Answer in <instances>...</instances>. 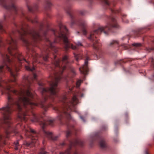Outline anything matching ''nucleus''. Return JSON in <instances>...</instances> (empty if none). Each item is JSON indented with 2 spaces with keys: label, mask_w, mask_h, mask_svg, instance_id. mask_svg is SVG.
<instances>
[{
  "label": "nucleus",
  "mask_w": 154,
  "mask_h": 154,
  "mask_svg": "<svg viewBox=\"0 0 154 154\" xmlns=\"http://www.w3.org/2000/svg\"><path fill=\"white\" fill-rule=\"evenodd\" d=\"M11 58L6 53L1 52L0 54L3 59L2 65L0 66V86L3 82L6 84L5 89L7 95L8 102L5 106L0 108V112L3 118V122L10 127L11 123V115L14 108H16L18 111V118L21 121H26L28 118L26 116L28 115L27 111L28 109L33 108V106L39 105L46 111L49 105L45 104L47 101L51 100L53 101L54 98L57 97V93L58 90L57 84L60 81L62 77L61 74L63 72V66L60 64V60L55 59L56 56H54V59L52 62L53 67L52 68L53 76H51L52 81L50 83V88H45L43 87V83H39V90L41 93L42 99L40 100L38 103L32 102L34 99L33 95L30 92V87L32 82L35 79L37 75L33 73L32 75L24 76L23 78V88H21L18 91L11 90V86L8 84V82L2 80V78L4 76V67H5L10 73L11 77L14 78L11 79L9 82H15L16 77L17 75V69L13 63V59L16 58L20 63L26 62H28L24 58L20 53L17 50H7Z\"/></svg>",
  "instance_id": "f257e3e1"
},
{
  "label": "nucleus",
  "mask_w": 154,
  "mask_h": 154,
  "mask_svg": "<svg viewBox=\"0 0 154 154\" xmlns=\"http://www.w3.org/2000/svg\"><path fill=\"white\" fill-rule=\"evenodd\" d=\"M14 24L16 29L10 34L11 39L13 38L14 36L17 35L20 37V38H24L23 37L27 35H30L33 38H37L42 36H45L50 30L48 25L45 30L42 23L39 24L38 29L36 26L30 28L28 24L24 23H21L18 25L15 23Z\"/></svg>",
  "instance_id": "f03ea898"
},
{
  "label": "nucleus",
  "mask_w": 154,
  "mask_h": 154,
  "mask_svg": "<svg viewBox=\"0 0 154 154\" xmlns=\"http://www.w3.org/2000/svg\"><path fill=\"white\" fill-rule=\"evenodd\" d=\"M63 106L62 108H55L54 109L58 113V119L61 121L65 116L68 120L71 118L70 112L74 110L75 108V105L78 102L76 97L74 95L72 98L71 101H69L66 96H63L62 100Z\"/></svg>",
  "instance_id": "7ed1b4c3"
},
{
  "label": "nucleus",
  "mask_w": 154,
  "mask_h": 154,
  "mask_svg": "<svg viewBox=\"0 0 154 154\" xmlns=\"http://www.w3.org/2000/svg\"><path fill=\"white\" fill-rule=\"evenodd\" d=\"M111 22L108 23L104 27H100L96 30L91 32L90 36L88 38H97L100 34H103L105 36L109 35L110 32H114V30L119 28V26L116 22V20L114 17H110Z\"/></svg>",
  "instance_id": "20e7f679"
},
{
  "label": "nucleus",
  "mask_w": 154,
  "mask_h": 154,
  "mask_svg": "<svg viewBox=\"0 0 154 154\" xmlns=\"http://www.w3.org/2000/svg\"><path fill=\"white\" fill-rule=\"evenodd\" d=\"M0 5L7 10L4 14L5 21H7L9 18L14 19L15 16L18 15L19 8L16 4V0H0Z\"/></svg>",
  "instance_id": "39448f33"
},
{
  "label": "nucleus",
  "mask_w": 154,
  "mask_h": 154,
  "mask_svg": "<svg viewBox=\"0 0 154 154\" xmlns=\"http://www.w3.org/2000/svg\"><path fill=\"white\" fill-rule=\"evenodd\" d=\"M65 9L71 18V26L72 27L74 24L80 26L82 28V30L83 34L85 35H86L87 31L85 29L87 27V25L86 21L82 19H77L72 15L71 6L70 5H67Z\"/></svg>",
  "instance_id": "423d86ee"
},
{
  "label": "nucleus",
  "mask_w": 154,
  "mask_h": 154,
  "mask_svg": "<svg viewBox=\"0 0 154 154\" xmlns=\"http://www.w3.org/2000/svg\"><path fill=\"white\" fill-rule=\"evenodd\" d=\"M59 30L53 29H51V30L56 38L59 37L60 38H69V32L66 27L60 23L59 24Z\"/></svg>",
  "instance_id": "0eeeda50"
},
{
  "label": "nucleus",
  "mask_w": 154,
  "mask_h": 154,
  "mask_svg": "<svg viewBox=\"0 0 154 154\" xmlns=\"http://www.w3.org/2000/svg\"><path fill=\"white\" fill-rule=\"evenodd\" d=\"M29 110H30L32 114V119L31 120L32 121L39 122V124L42 125V128H44L48 125H49L51 126L53 125L54 120H49L46 121L42 119V116L39 115H36L31 109H29Z\"/></svg>",
  "instance_id": "6e6552de"
},
{
  "label": "nucleus",
  "mask_w": 154,
  "mask_h": 154,
  "mask_svg": "<svg viewBox=\"0 0 154 154\" xmlns=\"http://www.w3.org/2000/svg\"><path fill=\"white\" fill-rule=\"evenodd\" d=\"M148 30H149V28H145L139 29L137 30L132 32L131 34L127 35L126 38H136L143 36L142 38H144L145 37L144 36H143L142 34L146 32Z\"/></svg>",
  "instance_id": "1a4fd4ad"
},
{
  "label": "nucleus",
  "mask_w": 154,
  "mask_h": 154,
  "mask_svg": "<svg viewBox=\"0 0 154 154\" xmlns=\"http://www.w3.org/2000/svg\"><path fill=\"white\" fill-rule=\"evenodd\" d=\"M84 145V143L79 139H76L72 141H70L69 145V148L67 149L65 152H61L60 154H70V150L72 147L75 146L77 145L82 146Z\"/></svg>",
  "instance_id": "9d476101"
},
{
  "label": "nucleus",
  "mask_w": 154,
  "mask_h": 154,
  "mask_svg": "<svg viewBox=\"0 0 154 154\" xmlns=\"http://www.w3.org/2000/svg\"><path fill=\"white\" fill-rule=\"evenodd\" d=\"M46 39V44L47 45V48L46 49V50L45 49V53L46 54H48V52L50 51V49H51L52 51H54V52L55 53L57 52V50L55 47L54 44L55 43L57 42V40L58 39H54V40L52 42L49 40V39Z\"/></svg>",
  "instance_id": "9b49d317"
},
{
  "label": "nucleus",
  "mask_w": 154,
  "mask_h": 154,
  "mask_svg": "<svg viewBox=\"0 0 154 154\" xmlns=\"http://www.w3.org/2000/svg\"><path fill=\"white\" fill-rule=\"evenodd\" d=\"M25 1L26 6L29 12L34 13L38 11V3H35L33 6H31L29 0H25Z\"/></svg>",
  "instance_id": "f8f14e48"
},
{
  "label": "nucleus",
  "mask_w": 154,
  "mask_h": 154,
  "mask_svg": "<svg viewBox=\"0 0 154 154\" xmlns=\"http://www.w3.org/2000/svg\"><path fill=\"white\" fill-rule=\"evenodd\" d=\"M89 57H87L85 60L84 64L79 68V71L81 73L84 75L87 74L88 71V61L89 60Z\"/></svg>",
  "instance_id": "ddd939ff"
},
{
  "label": "nucleus",
  "mask_w": 154,
  "mask_h": 154,
  "mask_svg": "<svg viewBox=\"0 0 154 154\" xmlns=\"http://www.w3.org/2000/svg\"><path fill=\"white\" fill-rule=\"evenodd\" d=\"M64 45L65 49L66 51L69 48H71L73 50H75L77 49V47L75 45L70 43L68 41V39H62Z\"/></svg>",
  "instance_id": "4468645a"
},
{
  "label": "nucleus",
  "mask_w": 154,
  "mask_h": 154,
  "mask_svg": "<svg viewBox=\"0 0 154 154\" xmlns=\"http://www.w3.org/2000/svg\"><path fill=\"white\" fill-rule=\"evenodd\" d=\"M32 56L33 57L34 60L36 62H38V60L39 57H42L44 60L45 61H48V54H46L44 56L43 54L41 55H39L35 53H34Z\"/></svg>",
  "instance_id": "2eb2a0df"
},
{
  "label": "nucleus",
  "mask_w": 154,
  "mask_h": 154,
  "mask_svg": "<svg viewBox=\"0 0 154 154\" xmlns=\"http://www.w3.org/2000/svg\"><path fill=\"white\" fill-rule=\"evenodd\" d=\"M24 130L26 132H29L33 134V138L35 140H37L38 139V137L39 136V134L37 133L34 129L31 128L29 127L28 129H26L25 127H24Z\"/></svg>",
  "instance_id": "dca6fc26"
},
{
  "label": "nucleus",
  "mask_w": 154,
  "mask_h": 154,
  "mask_svg": "<svg viewBox=\"0 0 154 154\" xmlns=\"http://www.w3.org/2000/svg\"><path fill=\"white\" fill-rule=\"evenodd\" d=\"M21 16L23 17H24L28 21L31 22L32 23H38V21L35 19L32 20L31 18V16L28 14H25L23 11L21 12Z\"/></svg>",
  "instance_id": "f3484780"
},
{
  "label": "nucleus",
  "mask_w": 154,
  "mask_h": 154,
  "mask_svg": "<svg viewBox=\"0 0 154 154\" xmlns=\"http://www.w3.org/2000/svg\"><path fill=\"white\" fill-rule=\"evenodd\" d=\"M52 4L51 0H45L44 3L45 8L46 11L51 10Z\"/></svg>",
  "instance_id": "a211bd4d"
},
{
  "label": "nucleus",
  "mask_w": 154,
  "mask_h": 154,
  "mask_svg": "<svg viewBox=\"0 0 154 154\" xmlns=\"http://www.w3.org/2000/svg\"><path fill=\"white\" fill-rule=\"evenodd\" d=\"M44 133L47 137L49 139H51L55 141L57 140L58 137V136L53 137L51 132L44 131Z\"/></svg>",
  "instance_id": "6ab92c4d"
},
{
  "label": "nucleus",
  "mask_w": 154,
  "mask_h": 154,
  "mask_svg": "<svg viewBox=\"0 0 154 154\" xmlns=\"http://www.w3.org/2000/svg\"><path fill=\"white\" fill-rule=\"evenodd\" d=\"M74 56L77 61H78L79 60L82 59V55L81 54H76L74 53Z\"/></svg>",
  "instance_id": "aec40b11"
},
{
  "label": "nucleus",
  "mask_w": 154,
  "mask_h": 154,
  "mask_svg": "<svg viewBox=\"0 0 154 154\" xmlns=\"http://www.w3.org/2000/svg\"><path fill=\"white\" fill-rule=\"evenodd\" d=\"M99 144L101 148H104L106 147V144L104 140L101 139L99 142Z\"/></svg>",
  "instance_id": "412c9836"
},
{
  "label": "nucleus",
  "mask_w": 154,
  "mask_h": 154,
  "mask_svg": "<svg viewBox=\"0 0 154 154\" xmlns=\"http://www.w3.org/2000/svg\"><path fill=\"white\" fill-rule=\"evenodd\" d=\"M22 41L24 43L26 46H28L30 44L28 40V39H21Z\"/></svg>",
  "instance_id": "4be33fe9"
},
{
  "label": "nucleus",
  "mask_w": 154,
  "mask_h": 154,
  "mask_svg": "<svg viewBox=\"0 0 154 154\" xmlns=\"http://www.w3.org/2000/svg\"><path fill=\"white\" fill-rule=\"evenodd\" d=\"M25 68L26 70L28 71H33L35 69V68L34 67L31 68L29 66H26Z\"/></svg>",
  "instance_id": "5701e85b"
},
{
  "label": "nucleus",
  "mask_w": 154,
  "mask_h": 154,
  "mask_svg": "<svg viewBox=\"0 0 154 154\" xmlns=\"http://www.w3.org/2000/svg\"><path fill=\"white\" fill-rule=\"evenodd\" d=\"M102 2L107 6H109V3L108 0H101Z\"/></svg>",
  "instance_id": "b1692460"
},
{
  "label": "nucleus",
  "mask_w": 154,
  "mask_h": 154,
  "mask_svg": "<svg viewBox=\"0 0 154 154\" xmlns=\"http://www.w3.org/2000/svg\"><path fill=\"white\" fill-rule=\"evenodd\" d=\"M71 134V131L69 130H67L66 131V137L67 138H68V137H69L70 135Z\"/></svg>",
  "instance_id": "393cba45"
},
{
  "label": "nucleus",
  "mask_w": 154,
  "mask_h": 154,
  "mask_svg": "<svg viewBox=\"0 0 154 154\" xmlns=\"http://www.w3.org/2000/svg\"><path fill=\"white\" fill-rule=\"evenodd\" d=\"M0 31L2 32H4L5 31V29L2 25V23L1 22H0Z\"/></svg>",
  "instance_id": "a878e982"
},
{
  "label": "nucleus",
  "mask_w": 154,
  "mask_h": 154,
  "mask_svg": "<svg viewBox=\"0 0 154 154\" xmlns=\"http://www.w3.org/2000/svg\"><path fill=\"white\" fill-rule=\"evenodd\" d=\"M132 45L135 47H139L141 46V44L140 43H134Z\"/></svg>",
  "instance_id": "bb28decb"
},
{
  "label": "nucleus",
  "mask_w": 154,
  "mask_h": 154,
  "mask_svg": "<svg viewBox=\"0 0 154 154\" xmlns=\"http://www.w3.org/2000/svg\"><path fill=\"white\" fill-rule=\"evenodd\" d=\"M44 150V148H42L41 149V151L39 152V154H46L47 153V152Z\"/></svg>",
  "instance_id": "cd10ccee"
},
{
  "label": "nucleus",
  "mask_w": 154,
  "mask_h": 154,
  "mask_svg": "<svg viewBox=\"0 0 154 154\" xmlns=\"http://www.w3.org/2000/svg\"><path fill=\"white\" fill-rule=\"evenodd\" d=\"M82 81L81 80H78L76 82V85L77 87H79L81 83L82 82Z\"/></svg>",
  "instance_id": "c85d7f7f"
},
{
  "label": "nucleus",
  "mask_w": 154,
  "mask_h": 154,
  "mask_svg": "<svg viewBox=\"0 0 154 154\" xmlns=\"http://www.w3.org/2000/svg\"><path fill=\"white\" fill-rule=\"evenodd\" d=\"M93 47L94 48L96 49V50H99V48H98V45L95 43H94L93 44Z\"/></svg>",
  "instance_id": "c756f323"
},
{
  "label": "nucleus",
  "mask_w": 154,
  "mask_h": 154,
  "mask_svg": "<svg viewBox=\"0 0 154 154\" xmlns=\"http://www.w3.org/2000/svg\"><path fill=\"white\" fill-rule=\"evenodd\" d=\"M149 60L151 61V64L154 68V59L152 57H151L149 59Z\"/></svg>",
  "instance_id": "7c9ffc66"
},
{
  "label": "nucleus",
  "mask_w": 154,
  "mask_h": 154,
  "mask_svg": "<svg viewBox=\"0 0 154 154\" xmlns=\"http://www.w3.org/2000/svg\"><path fill=\"white\" fill-rule=\"evenodd\" d=\"M110 10H111V12L112 13H119L120 12V11L119 10L115 11L111 8L110 9Z\"/></svg>",
  "instance_id": "2f4dec72"
},
{
  "label": "nucleus",
  "mask_w": 154,
  "mask_h": 154,
  "mask_svg": "<svg viewBox=\"0 0 154 154\" xmlns=\"http://www.w3.org/2000/svg\"><path fill=\"white\" fill-rule=\"evenodd\" d=\"M71 71L72 73V74L73 75V76H74L75 75H76V72L75 70L74 69H71Z\"/></svg>",
  "instance_id": "473e14b6"
},
{
  "label": "nucleus",
  "mask_w": 154,
  "mask_h": 154,
  "mask_svg": "<svg viewBox=\"0 0 154 154\" xmlns=\"http://www.w3.org/2000/svg\"><path fill=\"white\" fill-rule=\"evenodd\" d=\"M68 57L66 56H65L63 57V61H65L67 59Z\"/></svg>",
  "instance_id": "72a5a7b5"
},
{
  "label": "nucleus",
  "mask_w": 154,
  "mask_h": 154,
  "mask_svg": "<svg viewBox=\"0 0 154 154\" xmlns=\"http://www.w3.org/2000/svg\"><path fill=\"white\" fill-rule=\"evenodd\" d=\"M2 45L4 46V44L1 40V39H0V47Z\"/></svg>",
  "instance_id": "f704fd0d"
},
{
  "label": "nucleus",
  "mask_w": 154,
  "mask_h": 154,
  "mask_svg": "<svg viewBox=\"0 0 154 154\" xmlns=\"http://www.w3.org/2000/svg\"><path fill=\"white\" fill-rule=\"evenodd\" d=\"M77 45L78 46H82V43L80 42H78L77 44Z\"/></svg>",
  "instance_id": "c9c22d12"
},
{
  "label": "nucleus",
  "mask_w": 154,
  "mask_h": 154,
  "mask_svg": "<svg viewBox=\"0 0 154 154\" xmlns=\"http://www.w3.org/2000/svg\"><path fill=\"white\" fill-rule=\"evenodd\" d=\"M14 144L16 146H19V143L18 141L14 142Z\"/></svg>",
  "instance_id": "e433bc0d"
},
{
  "label": "nucleus",
  "mask_w": 154,
  "mask_h": 154,
  "mask_svg": "<svg viewBox=\"0 0 154 154\" xmlns=\"http://www.w3.org/2000/svg\"><path fill=\"white\" fill-rule=\"evenodd\" d=\"M46 16H47V17H49V18H50L51 17V15L49 14L48 13H46Z\"/></svg>",
  "instance_id": "4c0bfd02"
},
{
  "label": "nucleus",
  "mask_w": 154,
  "mask_h": 154,
  "mask_svg": "<svg viewBox=\"0 0 154 154\" xmlns=\"http://www.w3.org/2000/svg\"><path fill=\"white\" fill-rule=\"evenodd\" d=\"M116 42H115V41H113V42H111L110 43V45H112V44H114L115 43H116Z\"/></svg>",
  "instance_id": "58836bf2"
},
{
  "label": "nucleus",
  "mask_w": 154,
  "mask_h": 154,
  "mask_svg": "<svg viewBox=\"0 0 154 154\" xmlns=\"http://www.w3.org/2000/svg\"><path fill=\"white\" fill-rule=\"evenodd\" d=\"M80 118H81V119H82L83 121L84 122H85V120L84 119V118L83 117V116H80Z\"/></svg>",
  "instance_id": "ea45409f"
},
{
  "label": "nucleus",
  "mask_w": 154,
  "mask_h": 154,
  "mask_svg": "<svg viewBox=\"0 0 154 154\" xmlns=\"http://www.w3.org/2000/svg\"><path fill=\"white\" fill-rule=\"evenodd\" d=\"M65 144H66L64 142L60 143V145L61 146H63Z\"/></svg>",
  "instance_id": "a19ab883"
},
{
  "label": "nucleus",
  "mask_w": 154,
  "mask_h": 154,
  "mask_svg": "<svg viewBox=\"0 0 154 154\" xmlns=\"http://www.w3.org/2000/svg\"><path fill=\"white\" fill-rule=\"evenodd\" d=\"M153 50V49L152 48H147V51H149V52H150L151 50Z\"/></svg>",
  "instance_id": "79ce46f5"
},
{
  "label": "nucleus",
  "mask_w": 154,
  "mask_h": 154,
  "mask_svg": "<svg viewBox=\"0 0 154 154\" xmlns=\"http://www.w3.org/2000/svg\"><path fill=\"white\" fill-rule=\"evenodd\" d=\"M80 14L82 15H84V12L83 11H81L80 12Z\"/></svg>",
  "instance_id": "37998d69"
},
{
  "label": "nucleus",
  "mask_w": 154,
  "mask_h": 154,
  "mask_svg": "<svg viewBox=\"0 0 154 154\" xmlns=\"http://www.w3.org/2000/svg\"><path fill=\"white\" fill-rule=\"evenodd\" d=\"M152 80H154V73L152 76Z\"/></svg>",
  "instance_id": "c03bdc74"
},
{
  "label": "nucleus",
  "mask_w": 154,
  "mask_h": 154,
  "mask_svg": "<svg viewBox=\"0 0 154 154\" xmlns=\"http://www.w3.org/2000/svg\"><path fill=\"white\" fill-rule=\"evenodd\" d=\"M26 145L28 146H29L30 145V143H26Z\"/></svg>",
  "instance_id": "a18cd8bd"
},
{
  "label": "nucleus",
  "mask_w": 154,
  "mask_h": 154,
  "mask_svg": "<svg viewBox=\"0 0 154 154\" xmlns=\"http://www.w3.org/2000/svg\"><path fill=\"white\" fill-rule=\"evenodd\" d=\"M84 95L83 94H82L81 95V97H84Z\"/></svg>",
  "instance_id": "49530a36"
},
{
  "label": "nucleus",
  "mask_w": 154,
  "mask_h": 154,
  "mask_svg": "<svg viewBox=\"0 0 154 154\" xmlns=\"http://www.w3.org/2000/svg\"><path fill=\"white\" fill-rule=\"evenodd\" d=\"M18 146H16L15 149V150H17L18 149Z\"/></svg>",
  "instance_id": "de8ad7c7"
},
{
  "label": "nucleus",
  "mask_w": 154,
  "mask_h": 154,
  "mask_svg": "<svg viewBox=\"0 0 154 154\" xmlns=\"http://www.w3.org/2000/svg\"><path fill=\"white\" fill-rule=\"evenodd\" d=\"M122 16L124 17H125L126 16V15H122Z\"/></svg>",
  "instance_id": "09e8293b"
},
{
  "label": "nucleus",
  "mask_w": 154,
  "mask_h": 154,
  "mask_svg": "<svg viewBox=\"0 0 154 154\" xmlns=\"http://www.w3.org/2000/svg\"><path fill=\"white\" fill-rule=\"evenodd\" d=\"M74 154H78V153L77 152H75Z\"/></svg>",
  "instance_id": "8fccbe9b"
},
{
  "label": "nucleus",
  "mask_w": 154,
  "mask_h": 154,
  "mask_svg": "<svg viewBox=\"0 0 154 154\" xmlns=\"http://www.w3.org/2000/svg\"><path fill=\"white\" fill-rule=\"evenodd\" d=\"M146 154H148V152L146 151Z\"/></svg>",
  "instance_id": "3c124183"
},
{
  "label": "nucleus",
  "mask_w": 154,
  "mask_h": 154,
  "mask_svg": "<svg viewBox=\"0 0 154 154\" xmlns=\"http://www.w3.org/2000/svg\"><path fill=\"white\" fill-rule=\"evenodd\" d=\"M98 42V41H97V42H96V43H97V42Z\"/></svg>",
  "instance_id": "603ef678"
},
{
  "label": "nucleus",
  "mask_w": 154,
  "mask_h": 154,
  "mask_svg": "<svg viewBox=\"0 0 154 154\" xmlns=\"http://www.w3.org/2000/svg\"><path fill=\"white\" fill-rule=\"evenodd\" d=\"M34 45L35 46H36V45Z\"/></svg>",
  "instance_id": "864d4df0"
},
{
  "label": "nucleus",
  "mask_w": 154,
  "mask_h": 154,
  "mask_svg": "<svg viewBox=\"0 0 154 154\" xmlns=\"http://www.w3.org/2000/svg\"><path fill=\"white\" fill-rule=\"evenodd\" d=\"M78 32V33H79V32Z\"/></svg>",
  "instance_id": "5fc2aeb1"
},
{
  "label": "nucleus",
  "mask_w": 154,
  "mask_h": 154,
  "mask_svg": "<svg viewBox=\"0 0 154 154\" xmlns=\"http://www.w3.org/2000/svg\"><path fill=\"white\" fill-rule=\"evenodd\" d=\"M34 39V40H36V39Z\"/></svg>",
  "instance_id": "6e6d98bb"
}]
</instances>
